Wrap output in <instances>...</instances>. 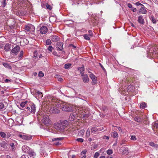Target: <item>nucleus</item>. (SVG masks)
Segmentation results:
<instances>
[{"mask_svg":"<svg viewBox=\"0 0 158 158\" xmlns=\"http://www.w3.org/2000/svg\"><path fill=\"white\" fill-rule=\"evenodd\" d=\"M78 110L80 114L81 115V116L83 118H88L90 115L89 113L88 110H86L85 107L80 108Z\"/></svg>","mask_w":158,"mask_h":158,"instance_id":"nucleus-1","label":"nucleus"},{"mask_svg":"<svg viewBox=\"0 0 158 158\" xmlns=\"http://www.w3.org/2000/svg\"><path fill=\"white\" fill-rule=\"evenodd\" d=\"M61 109L62 111L67 112H71L73 111V106L67 103L64 102L62 103Z\"/></svg>","mask_w":158,"mask_h":158,"instance_id":"nucleus-2","label":"nucleus"},{"mask_svg":"<svg viewBox=\"0 0 158 158\" xmlns=\"http://www.w3.org/2000/svg\"><path fill=\"white\" fill-rule=\"evenodd\" d=\"M157 49L158 48L157 47L151 48L148 52V56L150 57H153L154 55L157 54L158 57V50H157Z\"/></svg>","mask_w":158,"mask_h":158,"instance_id":"nucleus-3","label":"nucleus"},{"mask_svg":"<svg viewBox=\"0 0 158 158\" xmlns=\"http://www.w3.org/2000/svg\"><path fill=\"white\" fill-rule=\"evenodd\" d=\"M135 5L137 6H139L140 8L139 12H137L138 15L140 14H145L147 12V10L144 8V6L139 2H137L135 3Z\"/></svg>","mask_w":158,"mask_h":158,"instance_id":"nucleus-4","label":"nucleus"},{"mask_svg":"<svg viewBox=\"0 0 158 158\" xmlns=\"http://www.w3.org/2000/svg\"><path fill=\"white\" fill-rule=\"evenodd\" d=\"M24 29L27 31L33 32L35 31V28L32 24H28L24 26Z\"/></svg>","mask_w":158,"mask_h":158,"instance_id":"nucleus-5","label":"nucleus"},{"mask_svg":"<svg viewBox=\"0 0 158 158\" xmlns=\"http://www.w3.org/2000/svg\"><path fill=\"white\" fill-rule=\"evenodd\" d=\"M42 122L43 123L47 126L49 125L51 123V121L48 115L43 116Z\"/></svg>","mask_w":158,"mask_h":158,"instance_id":"nucleus-6","label":"nucleus"},{"mask_svg":"<svg viewBox=\"0 0 158 158\" xmlns=\"http://www.w3.org/2000/svg\"><path fill=\"white\" fill-rule=\"evenodd\" d=\"M89 77L92 80L91 82L92 84L94 85L96 84L97 83V77L93 73H91L89 75Z\"/></svg>","mask_w":158,"mask_h":158,"instance_id":"nucleus-7","label":"nucleus"},{"mask_svg":"<svg viewBox=\"0 0 158 158\" xmlns=\"http://www.w3.org/2000/svg\"><path fill=\"white\" fill-rule=\"evenodd\" d=\"M63 44L61 42L57 43L56 44V47L57 48V50L62 51L63 49Z\"/></svg>","mask_w":158,"mask_h":158,"instance_id":"nucleus-8","label":"nucleus"},{"mask_svg":"<svg viewBox=\"0 0 158 158\" xmlns=\"http://www.w3.org/2000/svg\"><path fill=\"white\" fill-rule=\"evenodd\" d=\"M50 39L52 41L54 42L58 41L60 39V38L58 36L54 35L50 36Z\"/></svg>","mask_w":158,"mask_h":158,"instance_id":"nucleus-9","label":"nucleus"},{"mask_svg":"<svg viewBox=\"0 0 158 158\" xmlns=\"http://www.w3.org/2000/svg\"><path fill=\"white\" fill-rule=\"evenodd\" d=\"M63 103L61 101L58 100L57 101L54 103V106H55V107H56L58 108L61 109Z\"/></svg>","mask_w":158,"mask_h":158,"instance_id":"nucleus-10","label":"nucleus"},{"mask_svg":"<svg viewBox=\"0 0 158 158\" xmlns=\"http://www.w3.org/2000/svg\"><path fill=\"white\" fill-rule=\"evenodd\" d=\"M39 31L42 34H45L48 31V29L46 26H42L40 28Z\"/></svg>","mask_w":158,"mask_h":158,"instance_id":"nucleus-11","label":"nucleus"},{"mask_svg":"<svg viewBox=\"0 0 158 158\" xmlns=\"http://www.w3.org/2000/svg\"><path fill=\"white\" fill-rule=\"evenodd\" d=\"M54 128L57 130L60 131H63L62 129V127H61L60 123H57L54 124Z\"/></svg>","mask_w":158,"mask_h":158,"instance_id":"nucleus-12","label":"nucleus"},{"mask_svg":"<svg viewBox=\"0 0 158 158\" xmlns=\"http://www.w3.org/2000/svg\"><path fill=\"white\" fill-rule=\"evenodd\" d=\"M68 123V122L66 120L63 121L60 123L61 127H62V129L63 130V131L64 129L67 127Z\"/></svg>","mask_w":158,"mask_h":158,"instance_id":"nucleus-13","label":"nucleus"},{"mask_svg":"<svg viewBox=\"0 0 158 158\" xmlns=\"http://www.w3.org/2000/svg\"><path fill=\"white\" fill-rule=\"evenodd\" d=\"M20 50V47L19 46H16L14 47L11 51V53H16L18 52Z\"/></svg>","mask_w":158,"mask_h":158,"instance_id":"nucleus-14","label":"nucleus"},{"mask_svg":"<svg viewBox=\"0 0 158 158\" xmlns=\"http://www.w3.org/2000/svg\"><path fill=\"white\" fill-rule=\"evenodd\" d=\"M28 41L26 38H23L20 41V44L23 46H24L28 44Z\"/></svg>","mask_w":158,"mask_h":158,"instance_id":"nucleus-15","label":"nucleus"},{"mask_svg":"<svg viewBox=\"0 0 158 158\" xmlns=\"http://www.w3.org/2000/svg\"><path fill=\"white\" fill-rule=\"evenodd\" d=\"M22 149L24 152L28 153L29 152L30 148L27 145H24L23 146Z\"/></svg>","mask_w":158,"mask_h":158,"instance_id":"nucleus-16","label":"nucleus"},{"mask_svg":"<svg viewBox=\"0 0 158 158\" xmlns=\"http://www.w3.org/2000/svg\"><path fill=\"white\" fill-rule=\"evenodd\" d=\"M134 120L137 122L141 123L143 120V117L142 116H137L134 118Z\"/></svg>","mask_w":158,"mask_h":158,"instance_id":"nucleus-17","label":"nucleus"},{"mask_svg":"<svg viewBox=\"0 0 158 158\" xmlns=\"http://www.w3.org/2000/svg\"><path fill=\"white\" fill-rule=\"evenodd\" d=\"M138 21L139 23L142 24H144L145 23L143 17L141 15H140L139 16Z\"/></svg>","mask_w":158,"mask_h":158,"instance_id":"nucleus-18","label":"nucleus"},{"mask_svg":"<svg viewBox=\"0 0 158 158\" xmlns=\"http://www.w3.org/2000/svg\"><path fill=\"white\" fill-rule=\"evenodd\" d=\"M135 89L134 86L132 85H129L127 88V90L128 92H133L134 91Z\"/></svg>","mask_w":158,"mask_h":158,"instance_id":"nucleus-19","label":"nucleus"},{"mask_svg":"<svg viewBox=\"0 0 158 158\" xmlns=\"http://www.w3.org/2000/svg\"><path fill=\"white\" fill-rule=\"evenodd\" d=\"M82 78L83 81L85 83H87L89 81V79L87 74L84 75V76L82 77Z\"/></svg>","mask_w":158,"mask_h":158,"instance_id":"nucleus-20","label":"nucleus"},{"mask_svg":"<svg viewBox=\"0 0 158 158\" xmlns=\"http://www.w3.org/2000/svg\"><path fill=\"white\" fill-rule=\"evenodd\" d=\"M11 44L8 43L6 44L4 47V49L6 51H10L11 48Z\"/></svg>","mask_w":158,"mask_h":158,"instance_id":"nucleus-21","label":"nucleus"},{"mask_svg":"<svg viewBox=\"0 0 158 158\" xmlns=\"http://www.w3.org/2000/svg\"><path fill=\"white\" fill-rule=\"evenodd\" d=\"M57 100H58L56 99L55 98H50V99L49 100V102H50L53 105V106L54 105V103H55Z\"/></svg>","mask_w":158,"mask_h":158,"instance_id":"nucleus-22","label":"nucleus"},{"mask_svg":"<svg viewBox=\"0 0 158 158\" xmlns=\"http://www.w3.org/2000/svg\"><path fill=\"white\" fill-rule=\"evenodd\" d=\"M28 154L30 157L35 156H36L35 153L31 149H30Z\"/></svg>","mask_w":158,"mask_h":158,"instance_id":"nucleus-23","label":"nucleus"},{"mask_svg":"<svg viewBox=\"0 0 158 158\" xmlns=\"http://www.w3.org/2000/svg\"><path fill=\"white\" fill-rule=\"evenodd\" d=\"M76 118L75 114L74 113H73L72 114H71L69 117V119L71 121H73L75 120Z\"/></svg>","mask_w":158,"mask_h":158,"instance_id":"nucleus-24","label":"nucleus"},{"mask_svg":"<svg viewBox=\"0 0 158 158\" xmlns=\"http://www.w3.org/2000/svg\"><path fill=\"white\" fill-rule=\"evenodd\" d=\"M111 136L114 138H118V134L116 131L112 132Z\"/></svg>","mask_w":158,"mask_h":158,"instance_id":"nucleus-25","label":"nucleus"},{"mask_svg":"<svg viewBox=\"0 0 158 158\" xmlns=\"http://www.w3.org/2000/svg\"><path fill=\"white\" fill-rule=\"evenodd\" d=\"M6 106L3 103H0V110L1 111L4 110L6 108Z\"/></svg>","mask_w":158,"mask_h":158,"instance_id":"nucleus-26","label":"nucleus"},{"mask_svg":"<svg viewBox=\"0 0 158 158\" xmlns=\"http://www.w3.org/2000/svg\"><path fill=\"white\" fill-rule=\"evenodd\" d=\"M10 148L12 151H15L16 149L14 143H10Z\"/></svg>","mask_w":158,"mask_h":158,"instance_id":"nucleus-27","label":"nucleus"},{"mask_svg":"<svg viewBox=\"0 0 158 158\" xmlns=\"http://www.w3.org/2000/svg\"><path fill=\"white\" fill-rule=\"evenodd\" d=\"M31 112H33L34 113H35V104L33 103H32V105L31 106Z\"/></svg>","mask_w":158,"mask_h":158,"instance_id":"nucleus-28","label":"nucleus"},{"mask_svg":"<svg viewBox=\"0 0 158 158\" xmlns=\"http://www.w3.org/2000/svg\"><path fill=\"white\" fill-rule=\"evenodd\" d=\"M152 129L155 131V130H158V123H155L152 125Z\"/></svg>","mask_w":158,"mask_h":158,"instance_id":"nucleus-29","label":"nucleus"},{"mask_svg":"<svg viewBox=\"0 0 158 158\" xmlns=\"http://www.w3.org/2000/svg\"><path fill=\"white\" fill-rule=\"evenodd\" d=\"M91 131L92 133H95L98 132V128L96 127H93L91 128Z\"/></svg>","mask_w":158,"mask_h":158,"instance_id":"nucleus-30","label":"nucleus"},{"mask_svg":"<svg viewBox=\"0 0 158 158\" xmlns=\"http://www.w3.org/2000/svg\"><path fill=\"white\" fill-rule=\"evenodd\" d=\"M32 138V136L31 135H25L23 139H25L26 140H28L31 139Z\"/></svg>","mask_w":158,"mask_h":158,"instance_id":"nucleus-31","label":"nucleus"},{"mask_svg":"<svg viewBox=\"0 0 158 158\" xmlns=\"http://www.w3.org/2000/svg\"><path fill=\"white\" fill-rule=\"evenodd\" d=\"M140 106L141 108H145L147 107V104L145 102H143L140 103Z\"/></svg>","mask_w":158,"mask_h":158,"instance_id":"nucleus-32","label":"nucleus"},{"mask_svg":"<svg viewBox=\"0 0 158 158\" xmlns=\"http://www.w3.org/2000/svg\"><path fill=\"white\" fill-rule=\"evenodd\" d=\"M36 95H38L39 96V98H42L43 97V94L42 92L37 91L35 93Z\"/></svg>","mask_w":158,"mask_h":158,"instance_id":"nucleus-33","label":"nucleus"},{"mask_svg":"<svg viewBox=\"0 0 158 158\" xmlns=\"http://www.w3.org/2000/svg\"><path fill=\"white\" fill-rule=\"evenodd\" d=\"M0 136L3 138H6V134L3 131H0Z\"/></svg>","mask_w":158,"mask_h":158,"instance_id":"nucleus-34","label":"nucleus"},{"mask_svg":"<svg viewBox=\"0 0 158 158\" xmlns=\"http://www.w3.org/2000/svg\"><path fill=\"white\" fill-rule=\"evenodd\" d=\"M150 19L152 21L153 23L155 24L156 23V20L154 16H151L150 17Z\"/></svg>","mask_w":158,"mask_h":158,"instance_id":"nucleus-35","label":"nucleus"},{"mask_svg":"<svg viewBox=\"0 0 158 158\" xmlns=\"http://www.w3.org/2000/svg\"><path fill=\"white\" fill-rule=\"evenodd\" d=\"M85 132V130L84 129H82L80 130L78 132V135L79 136L83 135Z\"/></svg>","mask_w":158,"mask_h":158,"instance_id":"nucleus-36","label":"nucleus"},{"mask_svg":"<svg viewBox=\"0 0 158 158\" xmlns=\"http://www.w3.org/2000/svg\"><path fill=\"white\" fill-rule=\"evenodd\" d=\"M149 145L151 146L154 147L156 148L158 147V145L156 144H155L153 142H151L149 143Z\"/></svg>","mask_w":158,"mask_h":158,"instance_id":"nucleus-37","label":"nucleus"},{"mask_svg":"<svg viewBox=\"0 0 158 158\" xmlns=\"http://www.w3.org/2000/svg\"><path fill=\"white\" fill-rule=\"evenodd\" d=\"M72 64L70 63H68L66 64L64 66V68L66 69H68L70 67Z\"/></svg>","mask_w":158,"mask_h":158,"instance_id":"nucleus-38","label":"nucleus"},{"mask_svg":"<svg viewBox=\"0 0 158 158\" xmlns=\"http://www.w3.org/2000/svg\"><path fill=\"white\" fill-rule=\"evenodd\" d=\"M32 12V10L31 8L29 10H28L27 9V10H25V12H24V14L26 15L30 13L31 12Z\"/></svg>","mask_w":158,"mask_h":158,"instance_id":"nucleus-39","label":"nucleus"},{"mask_svg":"<svg viewBox=\"0 0 158 158\" xmlns=\"http://www.w3.org/2000/svg\"><path fill=\"white\" fill-rule=\"evenodd\" d=\"M75 140L81 143H82L84 141V140L81 138H77L75 139Z\"/></svg>","mask_w":158,"mask_h":158,"instance_id":"nucleus-40","label":"nucleus"},{"mask_svg":"<svg viewBox=\"0 0 158 158\" xmlns=\"http://www.w3.org/2000/svg\"><path fill=\"white\" fill-rule=\"evenodd\" d=\"M23 50H21L20 52V54L19 56V60H21L23 57Z\"/></svg>","mask_w":158,"mask_h":158,"instance_id":"nucleus-41","label":"nucleus"},{"mask_svg":"<svg viewBox=\"0 0 158 158\" xmlns=\"http://www.w3.org/2000/svg\"><path fill=\"white\" fill-rule=\"evenodd\" d=\"M27 101H26L25 102H23L20 104V106L23 108L25 107V105L27 103Z\"/></svg>","mask_w":158,"mask_h":158,"instance_id":"nucleus-42","label":"nucleus"},{"mask_svg":"<svg viewBox=\"0 0 158 158\" xmlns=\"http://www.w3.org/2000/svg\"><path fill=\"white\" fill-rule=\"evenodd\" d=\"M50 39H48L46 40L45 43L47 45H50L52 44Z\"/></svg>","mask_w":158,"mask_h":158,"instance_id":"nucleus-43","label":"nucleus"},{"mask_svg":"<svg viewBox=\"0 0 158 158\" xmlns=\"http://www.w3.org/2000/svg\"><path fill=\"white\" fill-rule=\"evenodd\" d=\"M89 35L87 34H85L84 35L83 37L86 40H90V38L89 37Z\"/></svg>","mask_w":158,"mask_h":158,"instance_id":"nucleus-44","label":"nucleus"},{"mask_svg":"<svg viewBox=\"0 0 158 158\" xmlns=\"http://www.w3.org/2000/svg\"><path fill=\"white\" fill-rule=\"evenodd\" d=\"M78 70H80L81 72L84 71V67L83 65L81 67H79L77 68Z\"/></svg>","mask_w":158,"mask_h":158,"instance_id":"nucleus-45","label":"nucleus"},{"mask_svg":"<svg viewBox=\"0 0 158 158\" xmlns=\"http://www.w3.org/2000/svg\"><path fill=\"white\" fill-rule=\"evenodd\" d=\"M6 0H3V1H2V2H1L2 5V6L3 7H5L6 6Z\"/></svg>","mask_w":158,"mask_h":158,"instance_id":"nucleus-46","label":"nucleus"},{"mask_svg":"<svg viewBox=\"0 0 158 158\" xmlns=\"http://www.w3.org/2000/svg\"><path fill=\"white\" fill-rule=\"evenodd\" d=\"M7 145V144L5 142H3L1 144V146L3 148H5V147Z\"/></svg>","mask_w":158,"mask_h":158,"instance_id":"nucleus-47","label":"nucleus"},{"mask_svg":"<svg viewBox=\"0 0 158 158\" xmlns=\"http://www.w3.org/2000/svg\"><path fill=\"white\" fill-rule=\"evenodd\" d=\"M62 138H56L53 139H52V141H57L59 140H61Z\"/></svg>","mask_w":158,"mask_h":158,"instance_id":"nucleus-48","label":"nucleus"},{"mask_svg":"<svg viewBox=\"0 0 158 158\" xmlns=\"http://www.w3.org/2000/svg\"><path fill=\"white\" fill-rule=\"evenodd\" d=\"M89 133H90L89 129L88 128L87 130L86 133V138H87L88 137H89Z\"/></svg>","mask_w":158,"mask_h":158,"instance_id":"nucleus-49","label":"nucleus"},{"mask_svg":"<svg viewBox=\"0 0 158 158\" xmlns=\"http://www.w3.org/2000/svg\"><path fill=\"white\" fill-rule=\"evenodd\" d=\"M106 152L108 155H110L112 154L113 151L111 149H109L107 150Z\"/></svg>","mask_w":158,"mask_h":158,"instance_id":"nucleus-50","label":"nucleus"},{"mask_svg":"<svg viewBox=\"0 0 158 158\" xmlns=\"http://www.w3.org/2000/svg\"><path fill=\"white\" fill-rule=\"evenodd\" d=\"M88 35L90 36H93V34L92 33V31L91 30H89L88 31Z\"/></svg>","mask_w":158,"mask_h":158,"instance_id":"nucleus-51","label":"nucleus"},{"mask_svg":"<svg viewBox=\"0 0 158 158\" xmlns=\"http://www.w3.org/2000/svg\"><path fill=\"white\" fill-rule=\"evenodd\" d=\"M102 110L104 111H107L108 110V107L105 106H103L102 107Z\"/></svg>","mask_w":158,"mask_h":158,"instance_id":"nucleus-52","label":"nucleus"},{"mask_svg":"<svg viewBox=\"0 0 158 158\" xmlns=\"http://www.w3.org/2000/svg\"><path fill=\"white\" fill-rule=\"evenodd\" d=\"M38 75L39 77H42L44 76V74L42 71H40Z\"/></svg>","mask_w":158,"mask_h":158,"instance_id":"nucleus-53","label":"nucleus"},{"mask_svg":"<svg viewBox=\"0 0 158 158\" xmlns=\"http://www.w3.org/2000/svg\"><path fill=\"white\" fill-rule=\"evenodd\" d=\"M37 51H35L34 52L35 55L34 56V58H36L38 56V55L37 53Z\"/></svg>","mask_w":158,"mask_h":158,"instance_id":"nucleus-54","label":"nucleus"},{"mask_svg":"<svg viewBox=\"0 0 158 158\" xmlns=\"http://www.w3.org/2000/svg\"><path fill=\"white\" fill-rule=\"evenodd\" d=\"M53 48L51 46H49L48 48V51H49L50 52H52V50H53Z\"/></svg>","mask_w":158,"mask_h":158,"instance_id":"nucleus-55","label":"nucleus"},{"mask_svg":"<svg viewBox=\"0 0 158 158\" xmlns=\"http://www.w3.org/2000/svg\"><path fill=\"white\" fill-rule=\"evenodd\" d=\"M99 155V154L98 152H96L95 153L94 156V157L95 158H98Z\"/></svg>","mask_w":158,"mask_h":158,"instance_id":"nucleus-56","label":"nucleus"},{"mask_svg":"<svg viewBox=\"0 0 158 158\" xmlns=\"http://www.w3.org/2000/svg\"><path fill=\"white\" fill-rule=\"evenodd\" d=\"M46 7L47 9H48L50 10H51L52 8V6L51 5H50L48 4H47Z\"/></svg>","mask_w":158,"mask_h":158,"instance_id":"nucleus-57","label":"nucleus"},{"mask_svg":"<svg viewBox=\"0 0 158 158\" xmlns=\"http://www.w3.org/2000/svg\"><path fill=\"white\" fill-rule=\"evenodd\" d=\"M86 152H87V151L86 150H84L83 151H82L81 152V154H80V155L81 156H82L84 154V155H85L86 153Z\"/></svg>","mask_w":158,"mask_h":158,"instance_id":"nucleus-58","label":"nucleus"},{"mask_svg":"<svg viewBox=\"0 0 158 158\" xmlns=\"http://www.w3.org/2000/svg\"><path fill=\"white\" fill-rule=\"evenodd\" d=\"M6 138H9L11 136V134L9 132H6Z\"/></svg>","mask_w":158,"mask_h":158,"instance_id":"nucleus-59","label":"nucleus"},{"mask_svg":"<svg viewBox=\"0 0 158 158\" xmlns=\"http://www.w3.org/2000/svg\"><path fill=\"white\" fill-rule=\"evenodd\" d=\"M18 136L19 137L22 138L23 139L25 135L19 134L18 135Z\"/></svg>","mask_w":158,"mask_h":158,"instance_id":"nucleus-60","label":"nucleus"},{"mask_svg":"<svg viewBox=\"0 0 158 158\" xmlns=\"http://www.w3.org/2000/svg\"><path fill=\"white\" fill-rule=\"evenodd\" d=\"M54 112L55 113H58L60 112V110L57 109H54Z\"/></svg>","mask_w":158,"mask_h":158,"instance_id":"nucleus-61","label":"nucleus"},{"mask_svg":"<svg viewBox=\"0 0 158 158\" xmlns=\"http://www.w3.org/2000/svg\"><path fill=\"white\" fill-rule=\"evenodd\" d=\"M104 127H102L98 128V131H101L104 129Z\"/></svg>","mask_w":158,"mask_h":158,"instance_id":"nucleus-62","label":"nucleus"},{"mask_svg":"<svg viewBox=\"0 0 158 158\" xmlns=\"http://www.w3.org/2000/svg\"><path fill=\"white\" fill-rule=\"evenodd\" d=\"M136 138L135 136L134 135H132L131 136V139L133 140H136Z\"/></svg>","mask_w":158,"mask_h":158,"instance_id":"nucleus-63","label":"nucleus"},{"mask_svg":"<svg viewBox=\"0 0 158 158\" xmlns=\"http://www.w3.org/2000/svg\"><path fill=\"white\" fill-rule=\"evenodd\" d=\"M103 139H106L108 140L109 139V137L108 136H107L106 135H104L102 137Z\"/></svg>","mask_w":158,"mask_h":158,"instance_id":"nucleus-64","label":"nucleus"}]
</instances>
